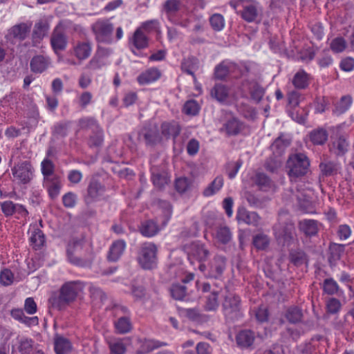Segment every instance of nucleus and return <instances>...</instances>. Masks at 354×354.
<instances>
[{"mask_svg":"<svg viewBox=\"0 0 354 354\" xmlns=\"http://www.w3.org/2000/svg\"><path fill=\"white\" fill-rule=\"evenodd\" d=\"M62 185L61 178L58 175L43 180V186L53 200L59 195Z\"/></svg>","mask_w":354,"mask_h":354,"instance_id":"15","label":"nucleus"},{"mask_svg":"<svg viewBox=\"0 0 354 354\" xmlns=\"http://www.w3.org/2000/svg\"><path fill=\"white\" fill-rule=\"evenodd\" d=\"M241 16L248 23L256 21L259 16V10L257 5L250 4L244 6L243 10L241 12Z\"/></svg>","mask_w":354,"mask_h":354,"instance_id":"30","label":"nucleus"},{"mask_svg":"<svg viewBox=\"0 0 354 354\" xmlns=\"http://www.w3.org/2000/svg\"><path fill=\"white\" fill-rule=\"evenodd\" d=\"M218 292H211L206 298L204 308L207 311H214L218 307Z\"/></svg>","mask_w":354,"mask_h":354,"instance_id":"52","label":"nucleus"},{"mask_svg":"<svg viewBox=\"0 0 354 354\" xmlns=\"http://www.w3.org/2000/svg\"><path fill=\"white\" fill-rule=\"evenodd\" d=\"M126 247V243L123 240H117L114 241L109 248L107 259L109 261H117L122 254Z\"/></svg>","mask_w":354,"mask_h":354,"instance_id":"22","label":"nucleus"},{"mask_svg":"<svg viewBox=\"0 0 354 354\" xmlns=\"http://www.w3.org/2000/svg\"><path fill=\"white\" fill-rule=\"evenodd\" d=\"M199 109L198 104L194 100L187 101L183 106V112L189 115H196Z\"/></svg>","mask_w":354,"mask_h":354,"instance_id":"60","label":"nucleus"},{"mask_svg":"<svg viewBox=\"0 0 354 354\" xmlns=\"http://www.w3.org/2000/svg\"><path fill=\"white\" fill-rule=\"evenodd\" d=\"M109 53L110 51L108 48L99 47L91 61L92 65L96 68L104 65L106 64L105 59L108 57Z\"/></svg>","mask_w":354,"mask_h":354,"instance_id":"46","label":"nucleus"},{"mask_svg":"<svg viewBox=\"0 0 354 354\" xmlns=\"http://www.w3.org/2000/svg\"><path fill=\"white\" fill-rule=\"evenodd\" d=\"M48 30L47 26L42 22L37 23L35 26L32 40L35 44L38 43L46 35Z\"/></svg>","mask_w":354,"mask_h":354,"instance_id":"51","label":"nucleus"},{"mask_svg":"<svg viewBox=\"0 0 354 354\" xmlns=\"http://www.w3.org/2000/svg\"><path fill=\"white\" fill-rule=\"evenodd\" d=\"M157 252L158 248L153 243L145 242L141 245L138 261L143 269L151 270L156 266Z\"/></svg>","mask_w":354,"mask_h":354,"instance_id":"4","label":"nucleus"},{"mask_svg":"<svg viewBox=\"0 0 354 354\" xmlns=\"http://www.w3.org/2000/svg\"><path fill=\"white\" fill-rule=\"evenodd\" d=\"M327 139L328 132L322 128L315 129L310 133V140L314 145H324Z\"/></svg>","mask_w":354,"mask_h":354,"instance_id":"37","label":"nucleus"},{"mask_svg":"<svg viewBox=\"0 0 354 354\" xmlns=\"http://www.w3.org/2000/svg\"><path fill=\"white\" fill-rule=\"evenodd\" d=\"M236 218L239 223H243L254 227L259 226L261 219L258 213L249 212L243 207L238 209Z\"/></svg>","mask_w":354,"mask_h":354,"instance_id":"13","label":"nucleus"},{"mask_svg":"<svg viewBox=\"0 0 354 354\" xmlns=\"http://www.w3.org/2000/svg\"><path fill=\"white\" fill-rule=\"evenodd\" d=\"M209 23L211 24L212 28L214 30L219 31L223 28L225 21L223 17L221 15L214 14L209 18Z\"/></svg>","mask_w":354,"mask_h":354,"instance_id":"61","label":"nucleus"},{"mask_svg":"<svg viewBox=\"0 0 354 354\" xmlns=\"http://www.w3.org/2000/svg\"><path fill=\"white\" fill-rule=\"evenodd\" d=\"M54 348L57 354H67L71 348V345L67 339L56 336L54 340Z\"/></svg>","mask_w":354,"mask_h":354,"instance_id":"36","label":"nucleus"},{"mask_svg":"<svg viewBox=\"0 0 354 354\" xmlns=\"http://www.w3.org/2000/svg\"><path fill=\"white\" fill-rule=\"evenodd\" d=\"M140 232L145 236H153L158 232L157 224L151 220L145 221L142 224Z\"/></svg>","mask_w":354,"mask_h":354,"instance_id":"47","label":"nucleus"},{"mask_svg":"<svg viewBox=\"0 0 354 354\" xmlns=\"http://www.w3.org/2000/svg\"><path fill=\"white\" fill-rule=\"evenodd\" d=\"M33 340L30 338H20L19 339V351L21 354H30L33 347Z\"/></svg>","mask_w":354,"mask_h":354,"instance_id":"53","label":"nucleus"},{"mask_svg":"<svg viewBox=\"0 0 354 354\" xmlns=\"http://www.w3.org/2000/svg\"><path fill=\"white\" fill-rule=\"evenodd\" d=\"M348 149V142L344 136L337 137L332 144L330 151L337 156H344Z\"/></svg>","mask_w":354,"mask_h":354,"instance_id":"24","label":"nucleus"},{"mask_svg":"<svg viewBox=\"0 0 354 354\" xmlns=\"http://www.w3.org/2000/svg\"><path fill=\"white\" fill-rule=\"evenodd\" d=\"M10 314L13 319L25 324L27 326H36L39 324V319L37 317H27L25 315L24 310L22 309H12L11 310Z\"/></svg>","mask_w":354,"mask_h":354,"instance_id":"21","label":"nucleus"},{"mask_svg":"<svg viewBox=\"0 0 354 354\" xmlns=\"http://www.w3.org/2000/svg\"><path fill=\"white\" fill-rule=\"evenodd\" d=\"M289 258L290 262L296 266H300L308 261L306 254L301 250H291Z\"/></svg>","mask_w":354,"mask_h":354,"instance_id":"45","label":"nucleus"},{"mask_svg":"<svg viewBox=\"0 0 354 354\" xmlns=\"http://www.w3.org/2000/svg\"><path fill=\"white\" fill-rule=\"evenodd\" d=\"M151 180L156 187L162 189L169 183V176L166 171H153L151 174Z\"/></svg>","mask_w":354,"mask_h":354,"instance_id":"33","label":"nucleus"},{"mask_svg":"<svg viewBox=\"0 0 354 354\" xmlns=\"http://www.w3.org/2000/svg\"><path fill=\"white\" fill-rule=\"evenodd\" d=\"M310 162L308 156L303 153L290 154L286 161L287 174L291 181L306 176L310 171Z\"/></svg>","mask_w":354,"mask_h":354,"instance_id":"2","label":"nucleus"},{"mask_svg":"<svg viewBox=\"0 0 354 354\" xmlns=\"http://www.w3.org/2000/svg\"><path fill=\"white\" fill-rule=\"evenodd\" d=\"M216 238L221 243L226 244L231 240L232 234L230 228L224 226L221 227L217 230Z\"/></svg>","mask_w":354,"mask_h":354,"instance_id":"59","label":"nucleus"},{"mask_svg":"<svg viewBox=\"0 0 354 354\" xmlns=\"http://www.w3.org/2000/svg\"><path fill=\"white\" fill-rule=\"evenodd\" d=\"M290 145V140L285 138L283 133H281L271 145L273 155L281 156L286 149Z\"/></svg>","mask_w":354,"mask_h":354,"instance_id":"25","label":"nucleus"},{"mask_svg":"<svg viewBox=\"0 0 354 354\" xmlns=\"http://www.w3.org/2000/svg\"><path fill=\"white\" fill-rule=\"evenodd\" d=\"M319 168L324 176H329L335 174L337 171V165L331 161L321 162Z\"/></svg>","mask_w":354,"mask_h":354,"instance_id":"57","label":"nucleus"},{"mask_svg":"<svg viewBox=\"0 0 354 354\" xmlns=\"http://www.w3.org/2000/svg\"><path fill=\"white\" fill-rule=\"evenodd\" d=\"M138 139L149 147H155L157 145L162 144L160 129L156 124H149L143 127L138 132Z\"/></svg>","mask_w":354,"mask_h":354,"instance_id":"7","label":"nucleus"},{"mask_svg":"<svg viewBox=\"0 0 354 354\" xmlns=\"http://www.w3.org/2000/svg\"><path fill=\"white\" fill-rule=\"evenodd\" d=\"M180 0H167L163 5V9L167 14H174L180 10Z\"/></svg>","mask_w":354,"mask_h":354,"instance_id":"62","label":"nucleus"},{"mask_svg":"<svg viewBox=\"0 0 354 354\" xmlns=\"http://www.w3.org/2000/svg\"><path fill=\"white\" fill-rule=\"evenodd\" d=\"M249 84V90L251 98L257 103H259L263 98L265 90L256 81H245Z\"/></svg>","mask_w":354,"mask_h":354,"instance_id":"35","label":"nucleus"},{"mask_svg":"<svg viewBox=\"0 0 354 354\" xmlns=\"http://www.w3.org/2000/svg\"><path fill=\"white\" fill-rule=\"evenodd\" d=\"M105 187L100 183L92 182L90 184V201L106 199Z\"/></svg>","mask_w":354,"mask_h":354,"instance_id":"28","label":"nucleus"},{"mask_svg":"<svg viewBox=\"0 0 354 354\" xmlns=\"http://www.w3.org/2000/svg\"><path fill=\"white\" fill-rule=\"evenodd\" d=\"M323 290L327 295H333L337 293L339 286L332 278H328L323 282Z\"/></svg>","mask_w":354,"mask_h":354,"instance_id":"56","label":"nucleus"},{"mask_svg":"<svg viewBox=\"0 0 354 354\" xmlns=\"http://www.w3.org/2000/svg\"><path fill=\"white\" fill-rule=\"evenodd\" d=\"M299 228L306 236H315L318 232L317 221L312 219H304L299 221Z\"/></svg>","mask_w":354,"mask_h":354,"instance_id":"27","label":"nucleus"},{"mask_svg":"<svg viewBox=\"0 0 354 354\" xmlns=\"http://www.w3.org/2000/svg\"><path fill=\"white\" fill-rule=\"evenodd\" d=\"M330 47L333 52L341 53L345 50L346 41L343 37H336L330 42Z\"/></svg>","mask_w":354,"mask_h":354,"instance_id":"64","label":"nucleus"},{"mask_svg":"<svg viewBox=\"0 0 354 354\" xmlns=\"http://www.w3.org/2000/svg\"><path fill=\"white\" fill-rule=\"evenodd\" d=\"M255 184L259 187V189L263 192H268L274 187V182L263 173H258L254 178Z\"/></svg>","mask_w":354,"mask_h":354,"instance_id":"29","label":"nucleus"},{"mask_svg":"<svg viewBox=\"0 0 354 354\" xmlns=\"http://www.w3.org/2000/svg\"><path fill=\"white\" fill-rule=\"evenodd\" d=\"M131 42L137 49L145 48L148 46V39L140 28L134 32Z\"/></svg>","mask_w":354,"mask_h":354,"instance_id":"42","label":"nucleus"},{"mask_svg":"<svg viewBox=\"0 0 354 354\" xmlns=\"http://www.w3.org/2000/svg\"><path fill=\"white\" fill-rule=\"evenodd\" d=\"M224 127L228 136H236L240 133L242 129L241 123L235 118L229 120L225 124Z\"/></svg>","mask_w":354,"mask_h":354,"instance_id":"49","label":"nucleus"},{"mask_svg":"<svg viewBox=\"0 0 354 354\" xmlns=\"http://www.w3.org/2000/svg\"><path fill=\"white\" fill-rule=\"evenodd\" d=\"M49 60L47 57L42 55L34 57L30 62V68L34 73H42L48 65Z\"/></svg>","mask_w":354,"mask_h":354,"instance_id":"32","label":"nucleus"},{"mask_svg":"<svg viewBox=\"0 0 354 354\" xmlns=\"http://www.w3.org/2000/svg\"><path fill=\"white\" fill-rule=\"evenodd\" d=\"M276 239L283 245H290L294 239L295 228L292 222L279 223L273 227Z\"/></svg>","mask_w":354,"mask_h":354,"instance_id":"9","label":"nucleus"},{"mask_svg":"<svg viewBox=\"0 0 354 354\" xmlns=\"http://www.w3.org/2000/svg\"><path fill=\"white\" fill-rule=\"evenodd\" d=\"M159 129L162 143L170 138L175 140L180 134L181 130L179 124L175 122H164L161 124Z\"/></svg>","mask_w":354,"mask_h":354,"instance_id":"14","label":"nucleus"},{"mask_svg":"<svg viewBox=\"0 0 354 354\" xmlns=\"http://www.w3.org/2000/svg\"><path fill=\"white\" fill-rule=\"evenodd\" d=\"M29 32L28 26L25 24H20L12 27L8 35V39L11 40L12 42L16 43L21 41L26 38Z\"/></svg>","mask_w":354,"mask_h":354,"instance_id":"19","label":"nucleus"},{"mask_svg":"<svg viewBox=\"0 0 354 354\" xmlns=\"http://www.w3.org/2000/svg\"><path fill=\"white\" fill-rule=\"evenodd\" d=\"M285 317L290 323L297 324L301 322L303 313L301 308L297 306H291L287 309Z\"/></svg>","mask_w":354,"mask_h":354,"instance_id":"39","label":"nucleus"},{"mask_svg":"<svg viewBox=\"0 0 354 354\" xmlns=\"http://www.w3.org/2000/svg\"><path fill=\"white\" fill-rule=\"evenodd\" d=\"M113 24L109 19H100L92 26V30L99 42L110 44L113 41Z\"/></svg>","mask_w":354,"mask_h":354,"instance_id":"6","label":"nucleus"},{"mask_svg":"<svg viewBox=\"0 0 354 354\" xmlns=\"http://www.w3.org/2000/svg\"><path fill=\"white\" fill-rule=\"evenodd\" d=\"M189 260L195 259L199 262L205 261L209 256V250L199 242H191L182 246Z\"/></svg>","mask_w":354,"mask_h":354,"instance_id":"8","label":"nucleus"},{"mask_svg":"<svg viewBox=\"0 0 354 354\" xmlns=\"http://www.w3.org/2000/svg\"><path fill=\"white\" fill-rule=\"evenodd\" d=\"M167 345L166 343L160 342L151 339H145L142 343L141 348L142 353H149L156 348Z\"/></svg>","mask_w":354,"mask_h":354,"instance_id":"58","label":"nucleus"},{"mask_svg":"<svg viewBox=\"0 0 354 354\" xmlns=\"http://www.w3.org/2000/svg\"><path fill=\"white\" fill-rule=\"evenodd\" d=\"M12 173L16 180L26 184L32 179L34 169L29 162L24 161L15 165L12 169Z\"/></svg>","mask_w":354,"mask_h":354,"instance_id":"10","label":"nucleus"},{"mask_svg":"<svg viewBox=\"0 0 354 354\" xmlns=\"http://www.w3.org/2000/svg\"><path fill=\"white\" fill-rule=\"evenodd\" d=\"M255 340L254 332L251 330H242L236 336L237 345L243 348H250Z\"/></svg>","mask_w":354,"mask_h":354,"instance_id":"18","label":"nucleus"},{"mask_svg":"<svg viewBox=\"0 0 354 354\" xmlns=\"http://www.w3.org/2000/svg\"><path fill=\"white\" fill-rule=\"evenodd\" d=\"M90 129L92 131V135H90V147H95L98 151L104 142L103 130L95 121L91 120H90Z\"/></svg>","mask_w":354,"mask_h":354,"instance_id":"17","label":"nucleus"},{"mask_svg":"<svg viewBox=\"0 0 354 354\" xmlns=\"http://www.w3.org/2000/svg\"><path fill=\"white\" fill-rule=\"evenodd\" d=\"M185 317L190 321L202 324L208 322L209 317L201 313L196 308H187L184 310Z\"/></svg>","mask_w":354,"mask_h":354,"instance_id":"31","label":"nucleus"},{"mask_svg":"<svg viewBox=\"0 0 354 354\" xmlns=\"http://www.w3.org/2000/svg\"><path fill=\"white\" fill-rule=\"evenodd\" d=\"M252 243L257 250H264L268 247L270 239L266 234L260 233L253 236Z\"/></svg>","mask_w":354,"mask_h":354,"instance_id":"50","label":"nucleus"},{"mask_svg":"<svg viewBox=\"0 0 354 354\" xmlns=\"http://www.w3.org/2000/svg\"><path fill=\"white\" fill-rule=\"evenodd\" d=\"M161 73L157 68H151L142 73L137 78L140 84H148L160 77Z\"/></svg>","mask_w":354,"mask_h":354,"instance_id":"23","label":"nucleus"},{"mask_svg":"<svg viewBox=\"0 0 354 354\" xmlns=\"http://www.w3.org/2000/svg\"><path fill=\"white\" fill-rule=\"evenodd\" d=\"M67 43V37L63 26L57 25L54 29L50 38V44L53 50L56 54H58L59 51L66 48Z\"/></svg>","mask_w":354,"mask_h":354,"instance_id":"11","label":"nucleus"},{"mask_svg":"<svg viewBox=\"0 0 354 354\" xmlns=\"http://www.w3.org/2000/svg\"><path fill=\"white\" fill-rule=\"evenodd\" d=\"M104 292L99 288L90 287V298H92V302L95 306L100 305L105 299Z\"/></svg>","mask_w":354,"mask_h":354,"instance_id":"55","label":"nucleus"},{"mask_svg":"<svg viewBox=\"0 0 354 354\" xmlns=\"http://www.w3.org/2000/svg\"><path fill=\"white\" fill-rule=\"evenodd\" d=\"M222 310L227 322H234L242 316L241 300L239 296L226 295L222 303Z\"/></svg>","mask_w":354,"mask_h":354,"instance_id":"3","label":"nucleus"},{"mask_svg":"<svg viewBox=\"0 0 354 354\" xmlns=\"http://www.w3.org/2000/svg\"><path fill=\"white\" fill-rule=\"evenodd\" d=\"M310 75L304 70L301 69L295 73L292 82L297 89H305L309 85Z\"/></svg>","mask_w":354,"mask_h":354,"instance_id":"26","label":"nucleus"},{"mask_svg":"<svg viewBox=\"0 0 354 354\" xmlns=\"http://www.w3.org/2000/svg\"><path fill=\"white\" fill-rule=\"evenodd\" d=\"M115 331L118 334H126L132 329V323L129 317L122 316L114 322Z\"/></svg>","mask_w":354,"mask_h":354,"instance_id":"34","label":"nucleus"},{"mask_svg":"<svg viewBox=\"0 0 354 354\" xmlns=\"http://www.w3.org/2000/svg\"><path fill=\"white\" fill-rule=\"evenodd\" d=\"M223 185V178L218 176L203 190V194L205 197L214 195L218 192Z\"/></svg>","mask_w":354,"mask_h":354,"instance_id":"41","label":"nucleus"},{"mask_svg":"<svg viewBox=\"0 0 354 354\" xmlns=\"http://www.w3.org/2000/svg\"><path fill=\"white\" fill-rule=\"evenodd\" d=\"M227 259L221 255H216L209 263V269L207 270L206 277L218 279L223 273L226 268Z\"/></svg>","mask_w":354,"mask_h":354,"instance_id":"12","label":"nucleus"},{"mask_svg":"<svg viewBox=\"0 0 354 354\" xmlns=\"http://www.w3.org/2000/svg\"><path fill=\"white\" fill-rule=\"evenodd\" d=\"M71 54L78 64L86 59L88 57V41L85 39L75 41Z\"/></svg>","mask_w":354,"mask_h":354,"instance_id":"16","label":"nucleus"},{"mask_svg":"<svg viewBox=\"0 0 354 354\" xmlns=\"http://www.w3.org/2000/svg\"><path fill=\"white\" fill-rule=\"evenodd\" d=\"M86 246V241L83 239L75 240L73 243V245H69L67 249L68 256L70 260L74 263H77L75 261L73 260V256L74 254L80 253L82 252L83 248Z\"/></svg>","mask_w":354,"mask_h":354,"instance_id":"48","label":"nucleus"},{"mask_svg":"<svg viewBox=\"0 0 354 354\" xmlns=\"http://www.w3.org/2000/svg\"><path fill=\"white\" fill-rule=\"evenodd\" d=\"M55 165L53 162L46 158L41 163V171L43 175V180L57 176L54 173Z\"/></svg>","mask_w":354,"mask_h":354,"instance_id":"44","label":"nucleus"},{"mask_svg":"<svg viewBox=\"0 0 354 354\" xmlns=\"http://www.w3.org/2000/svg\"><path fill=\"white\" fill-rule=\"evenodd\" d=\"M30 241L35 249L40 248L45 242L44 233L39 229L32 228L30 230Z\"/></svg>","mask_w":354,"mask_h":354,"instance_id":"40","label":"nucleus"},{"mask_svg":"<svg viewBox=\"0 0 354 354\" xmlns=\"http://www.w3.org/2000/svg\"><path fill=\"white\" fill-rule=\"evenodd\" d=\"M353 100L351 95L342 97L339 102L337 104L336 110L339 113H343L346 111L352 104Z\"/></svg>","mask_w":354,"mask_h":354,"instance_id":"63","label":"nucleus"},{"mask_svg":"<svg viewBox=\"0 0 354 354\" xmlns=\"http://www.w3.org/2000/svg\"><path fill=\"white\" fill-rule=\"evenodd\" d=\"M19 95L11 93L0 100V124L8 123L12 120V115L17 111Z\"/></svg>","mask_w":354,"mask_h":354,"instance_id":"5","label":"nucleus"},{"mask_svg":"<svg viewBox=\"0 0 354 354\" xmlns=\"http://www.w3.org/2000/svg\"><path fill=\"white\" fill-rule=\"evenodd\" d=\"M236 68V65L232 62L223 61L215 67L214 77L215 79L223 80Z\"/></svg>","mask_w":354,"mask_h":354,"instance_id":"20","label":"nucleus"},{"mask_svg":"<svg viewBox=\"0 0 354 354\" xmlns=\"http://www.w3.org/2000/svg\"><path fill=\"white\" fill-rule=\"evenodd\" d=\"M211 96L221 102L228 97V88L223 84H216L211 90Z\"/></svg>","mask_w":354,"mask_h":354,"instance_id":"38","label":"nucleus"},{"mask_svg":"<svg viewBox=\"0 0 354 354\" xmlns=\"http://www.w3.org/2000/svg\"><path fill=\"white\" fill-rule=\"evenodd\" d=\"M171 297L176 300H182L187 294V287L185 285L174 284L171 289Z\"/></svg>","mask_w":354,"mask_h":354,"instance_id":"54","label":"nucleus"},{"mask_svg":"<svg viewBox=\"0 0 354 354\" xmlns=\"http://www.w3.org/2000/svg\"><path fill=\"white\" fill-rule=\"evenodd\" d=\"M198 59L194 57H189L184 59L181 63V69L189 75H191L194 80L196 76L194 73V71L198 68Z\"/></svg>","mask_w":354,"mask_h":354,"instance_id":"43","label":"nucleus"},{"mask_svg":"<svg viewBox=\"0 0 354 354\" xmlns=\"http://www.w3.org/2000/svg\"><path fill=\"white\" fill-rule=\"evenodd\" d=\"M84 288V284L80 281L66 282L59 291L51 294L48 303L52 308L62 310L76 299Z\"/></svg>","mask_w":354,"mask_h":354,"instance_id":"1","label":"nucleus"}]
</instances>
